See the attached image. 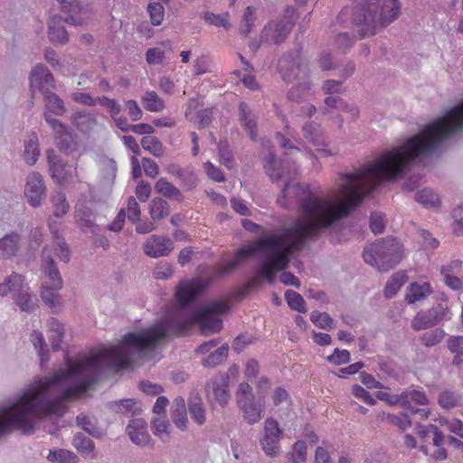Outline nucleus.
<instances>
[{
  "label": "nucleus",
  "instance_id": "1",
  "mask_svg": "<svg viewBox=\"0 0 463 463\" xmlns=\"http://www.w3.org/2000/svg\"><path fill=\"white\" fill-rule=\"evenodd\" d=\"M194 324L199 325L205 335L222 328V320L209 311L199 309L190 315L179 308L141 333L126 334L117 345L104 347L89 355L79 354L75 359L67 355L64 370L31 387V433L35 420L47 415L62 414L64 402L90 389L104 368L117 372L131 368L136 356L140 357L144 351L154 349L166 336L187 335Z\"/></svg>",
  "mask_w": 463,
  "mask_h": 463
},
{
  "label": "nucleus",
  "instance_id": "2",
  "mask_svg": "<svg viewBox=\"0 0 463 463\" xmlns=\"http://www.w3.org/2000/svg\"><path fill=\"white\" fill-rule=\"evenodd\" d=\"M463 128V101L418 135L359 171L346 174V215L384 179L400 175L415 158L432 152L442 141Z\"/></svg>",
  "mask_w": 463,
  "mask_h": 463
},
{
  "label": "nucleus",
  "instance_id": "3",
  "mask_svg": "<svg viewBox=\"0 0 463 463\" xmlns=\"http://www.w3.org/2000/svg\"><path fill=\"white\" fill-rule=\"evenodd\" d=\"M30 85L33 90L37 89L44 95V118L54 131L57 146L67 152L72 143L71 133L64 124L52 118V115L61 116L66 110L63 100L52 92L54 88L52 74L46 67L36 65L30 75Z\"/></svg>",
  "mask_w": 463,
  "mask_h": 463
},
{
  "label": "nucleus",
  "instance_id": "4",
  "mask_svg": "<svg viewBox=\"0 0 463 463\" xmlns=\"http://www.w3.org/2000/svg\"><path fill=\"white\" fill-rule=\"evenodd\" d=\"M400 0H370L354 7V22L360 26L358 33L364 38L376 33L378 27H386L401 14Z\"/></svg>",
  "mask_w": 463,
  "mask_h": 463
},
{
  "label": "nucleus",
  "instance_id": "5",
  "mask_svg": "<svg viewBox=\"0 0 463 463\" xmlns=\"http://www.w3.org/2000/svg\"><path fill=\"white\" fill-rule=\"evenodd\" d=\"M363 258L366 263L386 272L402 259V245L393 238L377 241L364 249Z\"/></svg>",
  "mask_w": 463,
  "mask_h": 463
},
{
  "label": "nucleus",
  "instance_id": "6",
  "mask_svg": "<svg viewBox=\"0 0 463 463\" xmlns=\"http://www.w3.org/2000/svg\"><path fill=\"white\" fill-rule=\"evenodd\" d=\"M61 5L62 12L68 13V17L62 19L53 16L49 21V38L52 42L64 43L68 41V33L63 22L81 25L85 23L87 11L76 0H57Z\"/></svg>",
  "mask_w": 463,
  "mask_h": 463
},
{
  "label": "nucleus",
  "instance_id": "7",
  "mask_svg": "<svg viewBox=\"0 0 463 463\" xmlns=\"http://www.w3.org/2000/svg\"><path fill=\"white\" fill-rule=\"evenodd\" d=\"M264 169L271 180L279 181L285 178L286 183L282 189V196L279 201L298 196L300 191L305 192L306 187L303 184L292 183L297 175V166L295 163H278L275 160L274 155L269 154L265 159Z\"/></svg>",
  "mask_w": 463,
  "mask_h": 463
},
{
  "label": "nucleus",
  "instance_id": "8",
  "mask_svg": "<svg viewBox=\"0 0 463 463\" xmlns=\"http://www.w3.org/2000/svg\"><path fill=\"white\" fill-rule=\"evenodd\" d=\"M42 267L46 273V280L42 287L41 298L48 307H55L60 305L59 291L62 288V279L46 249L43 252Z\"/></svg>",
  "mask_w": 463,
  "mask_h": 463
},
{
  "label": "nucleus",
  "instance_id": "9",
  "mask_svg": "<svg viewBox=\"0 0 463 463\" xmlns=\"http://www.w3.org/2000/svg\"><path fill=\"white\" fill-rule=\"evenodd\" d=\"M12 293L15 302L22 311L29 312L33 310L37 305V298L28 292L24 285V278L17 273L9 276L5 283L0 284V296Z\"/></svg>",
  "mask_w": 463,
  "mask_h": 463
},
{
  "label": "nucleus",
  "instance_id": "10",
  "mask_svg": "<svg viewBox=\"0 0 463 463\" xmlns=\"http://www.w3.org/2000/svg\"><path fill=\"white\" fill-rule=\"evenodd\" d=\"M212 283V279L203 278H194L191 279L181 280L176 287L175 293L178 307H174L162 318L165 319L176 309L184 310V307L194 302Z\"/></svg>",
  "mask_w": 463,
  "mask_h": 463
},
{
  "label": "nucleus",
  "instance_id": "11",
  "mask_svg": "<svg viewBox=\"0 0 463 463\" xmlns=\"http://www.w3.org/2000/svg\"><path fill=\"white\" fill-rule=\"evenodd\" d=\"M282 436L283 430L280 428L279 421L273 417L266 418L260 444L267 456L274 458L280 453L281 448L279 443Z\"/></svg>",
  "mask_w": 463,
  "mask_h": 463
},
{
  "label": "nucleus",
  "instance_id": "12",
  "mask_svg": "<svg viewBox=\"0 0 463 463\" xmlns=\"http://www.w3.org/2000/svg\"><path fill=\"white\" fill-rule=\"evenodd\" d=\"M278 68L283 80L287 82L307 75V64L300 51H296L295 57L292 54L281 57L279 60Z\"/></svg>",
  "mask_w": 463,
  "mask_h": 463
},
{
  "label": "nucleus",
  "instance_id": "13",
  "mask_svg": "<svg viewBox=\"0 0 463 463\" xmlns=\"http://www.w3.org/2000/svg\"><path fill=\"white\" fill-rule=\"evenodd\" d=\"M286 12L288 14L291 13L288 17L280 20L279 22H269L263 29L261 38L266 42H270L274 43H279L283 42L288 34L293 28L294 20L293 14L294 9L292 7H288Z\"/></svg>",
  "mask_w": 463,
  "mask_h": 463
},
{
  "label": "nucleus",
  "instance_id": "14",
  "mask_svg": "<svg viewBox=\"0 0 463 463\" xmlns=\"http://www.w3.org/2000/svg\"><path fill=\"white\" fill-rule=\"evenodd\" d=\"M229 376L221 374L215 377L207 385V396L211 402H217L220 406L225 407L231 398L228 389Z\"/></svg>",
  "mask_w": 463,
  "mask_h": 463
},
{
  "label": "nucleus",
  "instance_id": "15",
  "mask_svg": "<svg viewBox=\"0 0 463 463\" xmlns=\"http://www.w3.org/2000/svg\"><path fill=\"white\" fill-rule=\"evenodd\" d=\"M24 195L31 206L37 207L40 205L45 196V186L40 174L33 173L27 177Z\"/></svg>",
  "mask_w": 463,
  "mask_h": 463
},
{
  "label": "nucleus",
  "instance_id": "16",
  "mask_svg": "<svg viewBox=\"0 0 463 463\" xmlns=\"http://www.w3.org/2000/svg\"><path fill=\"white\" fill-rule=\"evenodd\" d=\"M174 249V243L171 239L161 236L152 235L144 244L145 253L151 258L167 256Z\"/></svg>",
  "mask_w": 463,
  "mask_h": 463
},
{
  "label": "nucleus",
  "instance_id": "17",
  "mask_svg": "<svg viewBox=\"0 0 463 463\" xmlns=\"http://www.w3.org/2000/svg\"><path fill=\"white\" fill-rule=\"evenodd\" d=\"M302 130L304 137L310 142L317 151L322 152L326 156L332 155L329 149L325 148L326 145L319 124L313 121L307 122L303 126Z\"/></svg>",
  "mask_w": 463,
  "mask_h": 463
},
{
  "label": "nucleus",
  "instance_id": "18",
  "mask_svg": "<svg viewBox=\"0 0 463 463\" xmlns=\"http://www.w3.org/2000/svg\"><path fill=\"white\" fill-rule=\"evenodd\" d=\"M461 268L462 261L459 260H452L441 267L440 272L444 277V282L453 290L460 289L463 286L462 280L458 276L461 271Z\"/></svg>",
  "mask_w": 463,
  "mask_h": 463
},
{
  "label": "nucleus",
  "instance_id": "19",
  "mask_svg": "<svg viewBox=\"0 0 463 463\" xmlns=\"http://www.w3.org/2000/svg\"><path fill=\"white\" fill-rule=\"evenodd\" d=\"M47 162L52 178L59 184H65L68 177L67 165L61 161L53 149L47 151Z\"/></svg>",
  "mask_w": 463,
  "mask_h": 463
},
{
  "label": "nucleus",
  "instance_id": "20",
  "mask_svg": "<svg viewBox=\"0 0 463 463\" xmlns=\"http://www.w3.org/2000/svg\"><path fill=\"white\" fill-rule=\"evenodd\" d=\"M127 433L132 442L137 445L145 446L150 441V437L146 430V423L142 419L131 420L127 427Z\"/></svg>",
  "mask_w": 463,
  "mask_h": 463
},
{
  "label": "nucleus",
  "instance_id": "21",
  "mask_svg": "<svg viewBox=\"0 0 463 463\" xmlns=\"http://www.w3.org/2000/svg\"><path fill=\"white\" fill-rule=\"evenodd\" d=\"M243 412V418L249 424L259 422L263 415L265 405L256 402L255 400L238 406Z\"/></svg>",
  "mask_w": 463,
  "mask_h": 463
},
{
  "label": "nucleus",
  "instance_id": "22",
  "mask_svg": "<svg viewBox=\"0 0 463 463\" xmlns=\"http://www.w3.org/2000/svg\"><path fill=\"white\" fill-rule=\"evenodd\" d=\"M240 121L242 128L249 134L252 140L257 137V124L255 117L251 114L248 105L245 102H241L239 105Z\"/></svg>",
  "mask_w": 463,
  "mask_h": 463
},
{
  "label": "nucleus",
  "instance_id": "23",
  "mask_svg": "<svg viewBox=\"0 0 463 463\" xmlns=\"http://www.w3.org/2000/svg\"><path fill=\"white\" fill-rule=\"evenodd\" d=\"M432 293L431 286L429 282L422 284L411 283L407 288L405 299L409 304L424 299Z\"/></svg>",
  "mask_w": 463,
  "mask_h": 463
},
{
  "label": "nucleus",
  "instance_id": "24",
  "mask_svg": "<svg viewBox=\"0 0 463 463\" xmlns=\"http://www.w3.org/2000/svg\"><path fill=\"white\" fill-rule=\"evenodd\" d=\"M19 248V236L16 233L6 234L0 239V257L9 259L14 256Z\"/></svg>",
  "mask_w": 463,
  "mask_h": 463
},
{
  "label": "nucleus",
  "instance_id": "25",
  "mask_svg": "<svg viewBox=\"0 0 463 463\" xmlns=\"http://www.w3.org/2000/svg\"><path fill=\"white\" fill-rule=\"evenodd\" d=\"M49 340L52 347L54 351L60 349L61 344L63 340L64 328L63 325L61 324L56 318L51 317L47 323Z\"/></svg>",
  "mask_w": 463,
  "mask_h": 463
},
{
  "label": "nucleus",
  "instance_id": "26",
  "mask_svg": "<svg viewBox=\"0 0 463 463\" xmlns=\"http://www.w3.org/2000/svg\"><path fill=\"white\" fill-rule=\"evenodd\" d=\"M174 407L171 419L179 430H184L188 422L184 400L181 397L176 398L174 402Z\"/></svg>",
  "mask_w": 463,
  "mask_h": 463
},
{
  "label": "nucleus",
  "instance_id": "27",
  "mask_svg": "<svg viewBox=\"0 0 463 463\" xmlns=\"http://www.w3.org/2000/svg\"><path fill=\"white\" fill-rule=\"evenodd\" d=\"M155 190L157 194L175 201H182L183 195L180 190L165 178H159L155 184Z\"/></svg>",
  "mask_w": 463,
  "mask_h": 463
},
{
  "label": "nucleus",
  "instance_id": "28",
  "mask_svg": "<svg viewBox=\"0 0 463 463\" xmlns=\"http://www.w3.org/2000/svg\"><path fill=\"white\" fill-rule=\"evenodd\" d=\"M39 155L38 137L35 132H33L28 136V139L25 141L24 160L28 165H33L38 160Z\"/></svg>",
  "mask_w": 463,
  "mask_h": 463
},
{
  "label": "nucleus",
  "instance_id": "29",
  "mask_svg": "<svg viewBox=\"0 0 463 463\" xmlns=\"http://www.w3.org/2000/svg\"><path fill=\"white\" fill-rule=\"evenodd\" d=\"M188 408L193 420L198 425H203L205 422V410L202 399L198 395L190 396Z\"/></svg>",
  "mask_w": 463,
  "mask_h": 463
},
{
  "label": "nucleus",
  "instance_id": "30",
  "mask_svg": "<svg viewBox=\"0 0 463 463\" xmlns=\"http://www.w3.org/2000/svg\"><path fill=\"white\" fill-rule=\"evenodd\" d=\"M72 444L81 455L93 458L95 445L92 439L84 436L82 433H77L73 437Z\"/></svg>",
  "mask_w": 463,
  "mask_h": 463
},
{
  "label": "nucleus",
  "instance_id": "31",
  "mask_svg": "<svg viewBox=\"0 0 463 463\" xmlns=\"http://www.w3.org/2000/svg\"><path fill=\"white\" fill-rule=\"evenodd\" d=\"M48 224H49L50 230H51L53 237L57 241H56L57 247L55 249V250L57 251L56 252L57 256L62 261L68 262L70 260V249H69L68 245L65 243V241H63V239L59 236L58 228L55 224V222L53 221V219L52 217L49 219Z\"/></svg>",
  "mask_w": 463,
  "mask_h": 463
},
{
  "label": "nucleus",
  "instance_id": "32",
  "mask_svg": "<svg viewBox=\"0 0 463 463\" xmlns=\"http://www.w3.org/2000/svg\"><path fill=\"white\" fill-rule=\"evenodd\" d=\"M407 279L408 277L405 271L394 273L386 283L384 288V296L389 298L395 296L401 287L407 281Z\"/></svg>",
  "mask_w": 463,
  "mask_h": 463
},
{
  "label": "nucleus",
  "instance_id": "33",
  "mask_svg": "<svg viewBox=\"0 0 463 463\" xmlns=\"http://www.w3.org/2000/svg\"><path fill=\"white\" fill-rule=\"evenodd\" d=\"M144 108L150 112H160L165 109V101L154 90L146 91L142 97Z\"/></svg>",
  "mask_w": 463,
  "mask_h": 463
},
{
  "label": "nucleus",
  "instance_id": "34",
  "mask_svg": "<svg viewBox=\"0 0 463 463\" xmlns=\"http://www.w3.org/2000/svg\"><path fill=\"white\" fill-rule=\"evenodd\" d=\"M72 124L81 132L87 133L97 124L95 117L90 113L77 112L73 116Z\"/></svg>",
  "mask_w": 463,
  "mask_h": 463
},
{
  "label": "nucleus",
  "instance_id": "35",
  "mask_svg": "<svg viewBox=\"0 0 463 463\" xmlns=\"http://www.w3.org/2000/svg\"><path fill=\"white\" fill-rule=\"evenodd\" d=\"M307 456V444L303 440L296 441L292 450L288 454V463H306Z\"/></svg>",
  "mask_w": 463,
  "mask_h": 463
},
{
  "label": "nucleus",
  "instance_id": "36",
  "mask_svg": "<svg viewBox=\"0 0 463 463\" xmlns=\"http://www.w3.org/2000/svg\"><path fill=\"white\" fill-rule=\"evenodd\" d=\"M150 216L154 221L164 219L169 214V204L162 198H155L150 205Z\"/></svg>",
  "mask_w": 463,
  "mask_h": 463
},
{
  "label": "nucleus",
  "instance_id": "37",
  "mask_svg": "<svg viewBox=\"0 0 463 463\" xmlns=\"http://www.w3.org/2000/svg\"><path fill=\"white\" fill-rule=\"evenodd\" d=\"M228 350V345H222L203 360V365L204 367H214L221 364L226 359Z\"/></svg>",
  "mask_w": 463,
  "mask_h": 463
},
{
  "label": "nucleus",
  "instance_id": "38",
  "mask_svg": "<svg viewBox=\"0 0 463 463\" xmlns=\"http://www.w3.org/2000/svg\"><path fill=\"white\" fill-rule=\"evenodd\" d=\"M141 146L144 150L148 151L156 157H160L164 155L163 144L156 137L145 136L141 139Z\"/></svg>",
  "mask_w": 463,
  "mask_h": 463
},
{
  "label": "nucleus",
  "instance_id": "39",
  "mask_svg": "<svg viewBox=\"0 0 463 463\" xmlns=\"http://www.w3.org/2000/svg\"><path fill=\"white\" fill-rule=\"evenodd\" d=\"M51 201L53 205V217L59 218L68 213L70 205L64 193H55L52 195Z\"/></svg>",
  "mask_w": 463,
  "mask_h": 463
},
{
  "label": "nucleus",
  "instance_id": "40",
  "mask_svg": "<svg viewBox=\"0 0 463 463\" xmlns=\"http://www.w3.org/2000/svg\"><path fill=\"white\" fill-rule=\"evenodd\" d=\"M416 201L421 203L424 207H438L439 206V198L430 189H423L416 194Z\"/></svg>",
  "mask_w": 463,
  "mask_h": 463
},
{
  "label": "nucleus",
  "instance_id": "41",
  "mask_svg": "<svg viewBox=\"0 0 463 463\" xmlns=\"http://www.w3.org/2000/svg\"><path fill=\"white\" fill-rule=\"evenodd\" d=\"M285 298L290 308L300 313L307 312L306 302L299 293L291 289H288L285 292Z\"/></svg>",
  "mask_w": 463,
  "mask_h": 463
},
{
  "label": "nucleus",
  "instance_id": "42",
  "mask_svg": "<svg viewBox=\"0 0 463 463\" xmlns=\"http://www.w3.org/2000/svg\"><path fill=\"white\" fill-rule=\"evenodd\" d=\"M435 325H437V320H435L430 311L425 314L419 313L411 322L412 328L417 331L431 327Z\"/></svg>",
  "mask_w": 463,
  "mask_h": 463
},
{
  "label": "nucleus",
  "instance_id": "43",
  "mask_svg": "<svg viewBox=\"0 0 463 463\" xmlns=\"http://www.w3.org/2000/svg\"><path fill=\"white\" fill-rule=\"evenodd\" d=\"M448 347L455 354L453 364L458 365L463 362V336H452L448 340Z\"/></svg>",
  "mask_w": 463,
  "mask_h": 463
},
{
  "label": "nucleus",
  "instance_id": "44",
  "mask_svg": "<svg viewBox=\"0 0 463 463\" xmlns=\"http://www.w3.org/2000/svg\"><path fill=\"white\" fill-rule=\"evenodd\" d=\"M235 398L238 406L255 400L252 392V387L248 383H241L235 392Z\"/></svg>",
  "mask_w": 463,
  "mask_h": 463
},
{
  "label": "nucleus",
  "instance_id": "45",
  "mask_svg": "<svg viewBox=\"0 0 463 463\" xmlns=\"http://www.w3.org/2000/svg\"><path fill=\"white\" fill-rule=\"evenodd\" d=\"M272 405L274 408H278L281 404H291V397L289 392L283 387H276L270 395Z\"/></svg>",
  "mask_w": 463,
  "mask_h": 463
},
{
  "label": "nucleus",
  "instance_id": "46",
  "mask_svg": "<svg viewBox=\"0 0 463 463\" xmlns=\"http://www.w3.org/2000/svg\"><path fill=\"white\" fill-rule=\"evenodd\" d=\"M444 337H445L444 330H442L440 328H437V329L426 332L421 336V343L427 347H431V346H434L437 344L440 343Z\"/></svg>",
  "mask_w": 463,
  "mask_h": 463
},
{
  "label": "nucleus",
  "instance_id": "47",
  "mask_svg": "<svg viewBox=\"0 0 463 463\" xmlns=\"http://www.w3.org/2000/svg\"><path fill=\"white\" fill-rule=\"evenodd\" d=\"M147 11L150 15V20L153 25H159L162 24L165 17V8L161 3H151L147 6Z\"/></svg>",
  "mask_w": 463,
  "mask_h": 463
},
{
  "label": "nucleus",
  "instance_id": "48",
  "mask_svg": "<svg viewBox=\"0 0 463 463\" xmlns=\"http://www.w3.org/2000/svg\"><path fill=\"white\" fill-rule=\"evenodd\" d=\"M439 424L441 426H444L447 428L448 430L454 433L459 438H463V421L452 418V419H447V418H440Z\"/></svg>",
  "mask_w": 463,
  "mask_h": 463
},
{
  "label": "nucleus",
  "instance_id": "49",
  "mask_svg": "<svg viewBox=\"0 0 463 463\" xmlns=\"http://www.w3.org/2000/svg\"><path fill=\"white\" fill-rule=\"evenodd\" d=\"M169 422L164 419H156L152 422L153 433L162 440H167L169 438Z\"/></svg>",
  "mask_w": 463,
  "mask_h": 463
},
{
  "label": "nucleus",
  "instance_id": "50",
  "mask_svg": "<svg viewBox=\"0 0 463 463\" xmlns=\"http://www.w3.org/2000/svg\"><path fill=\"white\" fill-rule=\"evenodd\" d=\"M310 319L313 324L319 328L328 329L332 327L333 319L326 312L320 313L318 311H313Z\"/></svg>",
  "mask_w": 463,
  "mask_h": 463
},
{
  "label": "nucleus",
  "instance_id": "51",
  "mask_svg": "<svg viewBox=\"0 0 463 463\" xmlns=\"http://www.w3.org/2000/svg\"><path fill=\"white\" fill-rule=\"evenodd\" d=\"M459 397L450 391H443L439 393L438 402L442 408L450 409L458 405Z\"/></svg>",
  "mask_w": 463,
  "mask_h": 463
},
{
  "label": "nucleus",
  "instance_id": "52",
  "mask_svg": "<svg viewBox=\"0 0 463 463\" xmlns=\"http://www.w3.org/2000/svg\"><path fill=\"white\" fill-rule=\"evenodd\" d=\"M174 274V268L166 261L159 262L153 270V276L156 279H167Z\"/></svg>",
  "mask_w": 463,
  "mask_h": 463
},
{
  "label": "nucleus",
  "instance_id": "53",
  "mask_svg": "<svg viewBox=\"0 0 463 463\" xmlns=\"http://www.w3.org/2000/svg\"><path fill=\"white\" fill-rule=\"evenodd\" d=\"M98 103L108 110L112 118L118 117L121 111L120 105L113 99L105 96L99 97Z\"/></svg>",
  "mask_w": 463,
  "mask_h": 463
},
{
  "label": "nucleus",
  "instance_id": "54",
  "mask_svg": "<svg viewBox=\"0 0 463 463\" xmlns=\"http://www.w3.org/2000/svg\"><path fill=\"white\" fill-rule=\"evenodd\" d=\"M76 456L66 449L50 450L47 458L52 462L70 463Z\"/></svg>",
  "mask_w": 463,
  "mask_h": 463
},
{
  "label": "nucleus",
  "instance_id": "55",
  "mask_svg": "<svg viewBox=\"0 0 463 463\" xmlns=\"http://www.w3.org/2000/svg\"><path fill=\"white\" fill-rule=\"evenodd\" d=\"M219 156L222 164L231 169L233 166L232 155L227 141H222L218 145Z\"/></svg>",
  "mask_w": 463,
  "mask_h": 463
},
{
  "label": "nucleus",
  "instance_id": "56",
  "mask_svg": "<svg viewBox=\"0 0 463 463\" xmlns=\"http://www.w3.org/2000/svg\"><path fill=\"white\" fill-rule=\"evenodd\" d=\"M230 305L226 300H218L208 304L206 307L201 308L204 311H209L213 316H220L229 312Z\"/></svg>",
  "mask_w": 463,
  "mask_h": 463
},
{
  "label": "nucleus",
  "instance_id": "57",
  "mask_svg": "<svg viewBox=\"0 0 463 463\" xmlns=\"http://www.w3.org/2000/svg\"><path fill=\"white\" fill-rule=\"evenodd\" d=\"M165 59V52L158 48H149L146 52V61L149 65H159Z\"/></svg>",
  "mask_w": 463,
  "mask_h": 463
},
{
  "label": "nucleus",
  "instance_id": "58",
  "mask_svg": "<svg viewBox=\"0 0 463 463\" xmlns=\"http://www.w3.org/2000/svg\"><path fill=\"white\" fill-rule=\"evenodd\" d=\"M401 399L411 400L419 405H426L429 400L424 392L419 390H412L411 392H404L401 394Z\"/></svg>",
  "mask_w": 463,
  "mask_h": 463
},
{
  "label": "nucleus",
  "instance_id": "59",
  "mask_svg": "<svg viewBox=\"0 0 463 463\" xmlns=\"http://www.w3.org/2000/svg\"><path fill=\"white\" fill-rule=\"evenodd\" d=\"M385 228L384 216L382 213H373L370 216V229L374 234L383 233Z\"/></svg>",
  "mask_w": 463,
  "mask_h": 463
},
{
  "label": "nucleus",
  "instance_id": "60",
  "mask_svg": "<svg viewBox=\"0 0 463 463\" xmlns=\"http://www.w3.org/2000/svg\"><path fill=\"white\" fill-rule=\"evenodd\" d=\"M260 284L258 278H251L249 279L244 286L240 288L236 292L233 293L232 298L236 300H241L250 292V290Z\"/></svg>",
  "mask_w": 463,
  "mask_h": 463
},
{
  "label": "nucleus",
  "instance_id": "61",
  "mask_svg": "<svg viewBox=\"0 0 463 463\" xmlns=\"http://www.w3.org/2000/svg\"><path fill=\"white\" fill-rule=\"evenodd\" d=\"M140 208L138 203L134 197L128 200V218L133 223H137L140 220Z\"/></svg>",
  "mask_w": 463,
  "mask_h": 463
},
{
  "label": "nucleus",
  "instance_id": "62",
  "mask_svg": "<svg viewBox=\"0 0 463 463\" xmlns=\"http://www.w3.org/2000/svg\"><path fill=\"white\" fill-rule=\"evenodd\" d=\"M327 360L335 365L346 364L350 361V353L347 350L335 349L333 354L327 357Z\"/></svg>",
  "mask_w": 463,
  "mask_h": 463
},
{
  "label": "nucleus",
  "instance_id": "63",
  "mask_svg": "<svg viewBox=\"0 0 463 463\" xmlns=\"http://www.w3.org/2000/svg\"><path fill=\"white\" fill-rule=\"evenodd\" d=\"M125 106L128 116L133 121H137L142 118L143 111L136 100L129 99L125 102Z\"/></svg>",
  "mask_w": 463,
  "mask_h": 463
},
{
  "label": "nucleus",
  "instance_id": "64",
  "mask_svg": "<svg viewBox=\"0 0 463 463\" xmlns=\"http://www.w3.org/2000/svg\"><path fill=\"white\" fill-rule=\"evenodd\" d=\"M352 393L354 397L357 399H360L364 401L365 403L369 405H374L375 400L374 398L370 394L369 392H367L364 387L355 384L352 388Z\"/></svg>",
  "mask_w": 463,
  "mask_h": 463
}]
</instances>
